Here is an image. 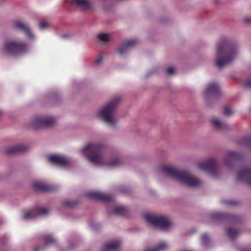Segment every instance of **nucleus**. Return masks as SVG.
<instances>
[{
	"instance_id": "obj_1",
	"label": "nucleus",
	"mask_w": 251,
	"mask_h": 251,
	"mask_svg": "<svg viewBox=\"0 0 251 251\" xmlns=\"http://www.w3.org/2000/svg\"><path fill=\"white\" fill-rule=\"evenodd\" d=\"M217 55L215 63L219 68H222L233 62L239 54V46L234 40L221 38L217 46Z\"/></svg>"
},
{
	"instance_id": "obj_2",
	"label": "nucleus",
	"mask_w": 251,
	"mask_h": 251,
	"mask_svg": "<svg viewBox=\"0 0 251 251\" xmlns=\"http://www.w3.org/2000/svg\"><path fill=\"white\" fill-rule=\"evenodd\" d=\"M102 150L103 146L101 145L91 143L87 144L80 151L82 155L95 165L111 168L120 165L121 160L118 157L112 158L110 161L107 162L102 154Z\"/></svg>"
},
{
	"instance_id": "obj_3",
	"label": "nucleus",
	"mask_w": 251,
	"mask_h": 251,
	"mask_svg": "<svg viewBox=\"0 0 251 251\" xmlns=\"http://www.w3.org/2000/svg\"><path fill=\"white\" fill-rule=\"evenodd\" d=\"M160 171L166 176L173 178L184 185L196 187L201 185V181L189 172L169 166H163Z\"/></svg>"
},
{
	"instance_id": "obj_4",
	"label": "nucleus",
	"mask_w": 251,
	"mask_h": 251,
	"mask_svg": "<svg viewBox=\"0 0 251 251\" xmlns=\"http://www.w3.org/2000/svg\"><path fill=\"white\" fill-rule=\"evenodd\" d=\"M120 98L117 97L110 100L98 112V116L105 123L111 126H114L117 123L115 112L118 105Z\"/></svg>"
},
{
	"instance_id": "obj_5",
	"label": "nucleus",
	"mask_w": 251,
	"mask_h": 251,
	"mask_svg": "<svg viewBox=\"0 0 251 251\" xmlns=\"http://www.w3.org/2000/svg\"><path fill=\"white\" fill-rule=\"evenodd\" d=\"M145 220L150 225L167 231L172 226L173 223L167 217L146 214L144 215Z\"/></svg>"
},
{
	"instance_id": "obj_6",
	"label": "nucleus",
	"mask_w": 251,
	"mask_h": 251,
	"mask_svg": "<svg viewBox=\"0 0 251 251\" xmlns=\"http://www.w3.org/2000/svg\"><path fill=\"white\" fill-rule=\"evenodd\" d=\"M27 46L21 41H8L5 43L4 50L5 52L10 55H19L25 52L27 50Z\"/></svg>"
},
{
	"instance_id": "obj_7",
	"label": "nucleus",
	"mask_w": 251,
	"mask_h": 251,
	"mask_svg": "<svg viewBox=\"0 0 251 251\" xmlns=\"http://www.w3.org/2000/svg\"><path fill=\"white\" fill-rule=\"evenodd\" d=\"M56 122V119L51 116H36L33 118L30 125L34 129L42 127H50Z\"/></svg>"
},
{
	"instance_id": "obj_8",
	"label": "nucleus",
	"mask_w": 251,
	"mask_h": 251,
	"mask_svg": "<svg viewBox=\"0 0 251 251\" xmlns=\"http://www.w3.org/2000/svg\"><path fill=\"white\" fill-rule=\"evenodd\" d=\"M198 167L201 170L206 172L213 176H217L219 174L217 162L214 158H210L204 161L199 163Z\"/></svg>"
},
{
	"instance_id": "obj_9",
	"label": "nucleus",
	"mask_w": 251,
	"mask_h": 251,
	"mask_svg": "<svg viewBox=\"0 0 251 251\" xmlns=\"http://www.w3.org/2000/svg\"><path fill=\"white\" fill-rule=\"evenodd\" d=\"M222 94L219 85L215 83L209 84L205 89L203 96L205 99H216Z\"/></svg>"
},
{
	"instance_id": "obj_10",
	"label": "nucleus",
	"mask_w": 251,
	"mask_h": 251,
	"mask_svg": "<svg viewBox=\"0 0 251 251\" xmlns=\"http://www.w3.org/2000/svg\"><path fill=\"white\" fill-rule=\"evenodd\" d=\"M49 160L52 163L68 167L70 166V160L66 156L59 154H52L48 155Z\"/></svg>"
},
{
	"instance_id": "obj_11",
	"label": "nucleus",
	"mask_w": 251,
	"mask_h": 251,
	"mask_svg": "<svg viewBox=\"0 0 251 251\" xmlns=\"http://www.w3.org/2000/svg\"><path fill=\"white\" fill-rule=\"evenodd\" d=\"M48 210L42 207H37L31 210L25 211L23 218L25 220L33 219L38 215H44L48 213Z\"/></svg>"
},
{
	"instance_id": "obj_12",
	"label": "nucleus",
	"mask_w": 251,
	"mask_h": 251,
	"mask_svg": "<svg viewBox=\"0 0 251 251\" xmlns=\"http://www.w3.org/2000/svg\"><path fill=\"white\" fill-rule=\"evenodd\" d=\"M86 196L93 200L104 202L111 201L113 199V197L111 195L99 192H89L86 193Z\"/></svg>"
},
{
	"instance_id": "obj_13",
	"label": "nucleus",
	"mask_w": 251,
	"mask_h": 251,
	"mask_svg": "<svg viewBox=\"0 0 251 251\" xmlns=\"http://www.w3.org/2000/svg\"><path fill=\"white\" fill-rule=\"evenodd\" d=\"M237 180L251 185V168L246 167L240 170L238 173Z\"/></svg>"
},
{
	"instance_id": "obj_14",
	"label": "nucleus",
	"mask_w": 251,
	"mask_h": 251,
	"mask_svg": "<svg viewBox=\"0 0 251 251\" xmlns=\"http://www.w3.org/2000/svg\"><path fill=\"white\" fill-rule=\"evenodd\" d=\"M14 26L17 29L24 32L29 39H34V35L32 33L28 24L21 21H17L14 23Z\"/></svg>"
},
{
	"instance_id": "obj_15",
	"label": "nucleus",
	"mask_w": 251,
	"mask_h": 251,
	"mask_svg": "<svg viewBox=\"0 0 251 251\" xmlns=\"http://www.w3.org/2000/svg\"><path fill=\"white\" fill-rule=\"evenodd\" d=\"M241 157L240 154L236 151H230L227 152L225 160L224 163L225 165L229 167L235 161L237 160Z\"/></svg>"
},
{
	"instance_id": "obj_16",
	"label": "nucleus",
	"mask_w": 251,
	"mask_h": 251,
	"mask_svg": "<svg viewBox=\"0 0 251 251\" xmlns=\"http://www.w3.org/2000/svg\"><path fill=\"white\" fill-rule=\"evenodd\" d=\"M32 187L35 190L42 192H50L53 190L52 186L40 181L34 182L32 184Z\"/></svg>"
},
{
	"instance_id": "obj_17",
	"label": "nucleus",
	"mask_w": 251,
	"mask_h": 251,
	"mask_svg": "<svg viewBox=\"0 0 251 251\" xmlns=\"http://www.w3.org/2000/svg\"><path fill=\"white\" fill-rule=\"evenodd\" d=\"M74 1L78 8L83 10H89L94 7V4L89 0H74Z\"/></svg>"
},
{
	"instance_id": "obj_18",
	"label": "nucleus",
	"mask_w": 251,
	"mask_h": 251,
	"mask_svg": "<svg viewBox=\"0 0 251 251\" xmlns=\"http://www.w3.org/2000/svg\"><path fill=\"white\" fill-rule=\"evenodd\" d=\"M137 43L135 39L126 40L125 45L118 49V52L120 55H124L130 47L134 46Z\"/></svg>"
},
{
	"instance_id": "obj_19",
	"label": "nucleus",
	"mask_w": 251,
	"mask_h": 251,
	"mask_svg": "<svg viewBox=\"0 0 251 251\" xmlns=\"http://www.w3.org/2000/svg\"><path fill=\"white\" fill-rule=\"evenodd\" d=\"M26 150V147L23 145L19 144L8 147L5 151L8 154H13L19 152H25Z\"/></svg>"
},
{
	"instance_id": "obj_20",
	"label": "nucleus",
	"mask_w": 251,
	"mask_h": 251,
	"mask_svg": "<svg viewBox=\"0 0 251 251\" xmlns=\"http://www.w3.org/2000/svg\"><path fill=\"white\" fill-rule=\"evenodd\" d=\"M120 245L121 242L119 240L111 241L104 246L101 251H115Z\"/></svg>"
},
{
	"instance_id": "obj_21",
	"label": "nucleus",
	"mask_w": 251,
	"mask_h": 251,
	"mask_svg": "<svg viewBox=\"0 0 251 251\" xmlns=\"http://www.w3.org/2000/svg\"><path fill=\"white\" fill-rule=\"evenodd\" d=\"M211 121L214 127L218 130H224L228 127V125L226 123L221 122L217 118H212Z\"/></svg>"
},
{
	"instance_id": "obj_22",
	"label": "nucleus",
	"mask_w": 251,
	"mask_h": 251,
	"mask_svg": "<svg viewBox=\"0 0 251 251\" xmlns=\"http://www.w3.org/2000/svg\"><path fill=\"white\" fill-rule=\"evenodd\" d=\"M212 216L214 219H215L222 220L225 219H228L232 222H234L235 221L234 219L236 218V217L233 216H229L223 213H220L218 212H215L213 213Z\"/></svg>"
},
{
	"instance_id": "obj_23",
	"label": "nucleus",
	"mask_w": 251,
	"mask_h": 251,
	"mask_svg": "<svg viewBox=\"0 0 251 251\" xmlns=\"http://www.w3.org/2000/svg\"><path fill=\"white\" fill-rule=\"evenodd\" d=\"M169 245L166 242H162L158 244L156 247L149 249L146 251H163L167 249Z\"/></svg>"
},
{
	"instance_id": "obj_24",
	"label": "nucleus",
	"mask_w": 251,
	"mask_h": 251,
	"mask_svg": "<svg viewBox=\"0 0 251 251\" xmlns=\"http://www.w3.org/2000/svg\"><path fill=\"white\" fill-rule=\"evenodd\" d=\"M98 40L102 42L106 43L111 40V35L108 33H100L97 35Z\"/></svg>"
},
{
	"instance_id": "obj_25",
	"label": "nucleus",
	"mask_w": 251,
	"mask_h": 251,
	"mask_svg": "<svg viewBox=\"0 0 251 251\" xmlns=\"http://www.w3.org/2000/svg\"><path fill=\"white\" fill-rule=\"evenodd\" d=\"M227 236L231 239L236 237L240 233V231L232 227L228 228L226 230Z\"/></svg>"
},
{
	"instance_id": "obj_26",
	"label": "nucleus",
	"mask_w": 251,
	"mask_h": 251,
	"mask_svg": "<svg viewBox=\"0 0 251 251\" xmlns=\"http://www.w3.org/2000/svg\"><path fill=\"white\" fill-rule=\"evenodd\" d=\"M43 238L45 241V245L46 246L53 244L56 243V239L50 234L44 235Z\"/></svg>"
},
{
	"instance_id": "obj_27",
	"label": "nucleus",
	"mask_w": 251,
	"mask_h": 251,
	"mask_svg": "<svg viewBox=\"0 0 251 251\" xmlns=\"http://www.w3.org/2000/svg\"><path fill=\"white\" fill-rule=\"evenodd\" d=\"M126 211V209L123 206H116L111 213L114 215H120L124 214Z\"/></svg>"
},
{
	"instance_id": "obj_28",
	"label": "nucleus",
	"mask_w": 251,
	"mask_h": 251,
	"mask_svg": "<svg viewBox=\"0 0 251 251\" xmlns=\"http://www.w3.org/2000/svg\"><path fill=\"white\" fill-rule=\"evenodd\" d=\"M242 143L245 146H248L251 149V137H246L242 139Z\"/></svg>"
},
{
	"instance_id": "obj_29",
	"label": "nucleus",
	"mask_w": 251,
	"mask_h": 251,
	"mask_svg": "<svg viewBox=\"0 0 251 251\" xmlns=\"http://www.w3.org/2000/svg\"><path fill=\"white\" fill-rule=\"evenodd\" d=\"M223 114L226 116H230L233 113L232 110L228 106H225L223 110Z\"/></svg>"
},
{
	"instance_id": "obj_30",
	"label": "nucleus",
	"mask_w": 251,
	"mask_h": 251,
	"mask_svg": "<svg viewBox=\"0 0 251 251\" xmlns=\"http://www.w3.org/2000/svg\"><path fill=\"white\" fill-rule=\"evenodd\" d=\"M202 242L203 245L207 246L209 241V237L206 233L202 234L201 236Z\"/></svg>"
},
{
	"instance_id": "obj_31",
	"label": "nucleus",
	"mask_w": 251,
	"mask_h": 251,
	"mask_svg": "<svg viewBox=\"0 0 251 251\" xmlns=\"http://www.w3.org/2000/svg\"><path fill=\"white\" fill-rule=\"evenodd\" d=\"M223 202L226 205H234L236 204V202L233 201H223Z\"/></svg>"
},
{
	"instance_id": "obj_32",
	"label": "nucleus",
	"mask_w": 251,
	"mask_h": 251,
	"mask_svg": "<svg viewBox=\"0 0 251 251\" xmlns=\"http://www.w3.org/2000/svg\"><path fill=\"white\" fill-rule=\"evenodd\" d=\"M245 85L248 88H251V78L247 79L245 81Z\"/></svg>"
},
{
	"instance_id": "obj_33",
	"label": "nucleus",
	"mask_w": 251,
	"mask_h": 251,
	"mask_svg": "<svg viewBox=\"0 0 251 251\" xmlns=\"http://www.w3.org/2000/svg\"><path fill=\"white\" fill-rule=\"evenodd\" d=\"M175 72V69L174 67H171L167 69V73L168 75H173Z\"/></svg>"
},
{
	"instance_id": "obj_34",
	"label": "nucleus",
	"mask_w": 251,
	"mask_h": 251,
	"mask_svg": "<svg viewBox=\"0 0 251 251\" xmlns=\"http://www.w3.org/2000/svg\"><path fill=\"white\" fill-rule=\"evenodd\" d=\"M102 61V57L101 55L98 56L96 60V63L98 65L100 64Z\"/></svg>"
},
{
	"instance_id": "obj_35",
	"label": "nucleus",
	"mask_w": 251,
	"mask_h": 251,
	"mask_svg": "<svg viewBox=\"0 0 251 251\" xmlns=\"http://www.w3.org/2000/svg\"><path fill=\"white\" fill-rule=\"evenodd\" d=\"M75 204L72 202L69 201H65L63 203V205L66 206H72L74 205Z\"/></svg>"
},
{
	"instance_id": "obj_36",
	"label": "nucleus",
	"mask_w": 251,
	"mask_h": 251,
	"mask_svg": "<svg viewBox=\"0 0 251 251\" xmlns=\"http://www.w3.org/2000/svg\"><path fill=\"white\" fill-rule=\"evenodd\" d=\"M47 26H48L47 24L46 23H44V22L41 23L39 24V28H40V29H42V30L44 29Z\"/></svg>"
},
{
	"instance_id": "obj_37",
	"label": "nucleus",
	"mask_w": 251,
	"mask_h": 251,
	"mask_svg": "<svg viewBox=\"0 0 251 251\" xmlns=\"http://www.w3.org/2000/svg\"><path fill=\"white\" fill-rule=\"evenodd\" d=\"M244 22L246 24L251 23V17H245L244 18Z\"/></svg>"
},
{
	"instance_id": "obj_38",
	"label": "nucleus",
	"mask_w": 251,
	"mask_h": 251,
	"mask_svg": "<svg viewBox=\"0 0 251 251\" xmlns=\"http://www.w3.org/2000/svg\"><path fill=\"white\" fill-rule=\"evenodd\" d=\"M61 37L62 38L67 39L69 37V35L67 34H62L61 35Z\"/></svg>"
},
{
	"instance_id": "obj_39",
	"label": "nucleus",
	"mask_w": 251,
	"mask_h": 251,
	"mask_svg": "<svg viewBox=\"0 0 251 251\" xmlns=\"http://www.w3.org/2000/svg\"><path fill=\"white\" fill-rule=\"evenodd\" d=\"M41 250H42V249L38 248H35L34 249V251H41Z\"/></svg>"
},
{
	"instance_id": "obj_40",
	"label": "nucleus",
	"mask_w": 251,
	"mask_h": 251,
	"mask_svg": "<svg viewBox=\"0 0 251 251\" xmlns=\"http://www.w3.org/2000/svg\"><path fill=\"white\" fill-rule=\"evenodd\" d=\"M2 114V112L0 110V116H1Z\"/></svg>"
}]
</instances>
